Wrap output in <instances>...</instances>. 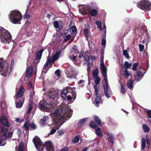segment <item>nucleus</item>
Returning a JSON list of instances; mask_svg holds the SVG:
<instances>
[{
  "instance_id": "nucleus-1",
  "label": "nucleus",
  "mask_w": 151,
  "mask_h": 151,
  "mask_svg": "<svg viewBox=\"0 0 151 151\" xmlns=\"http://www.w3.org/2000/svg\"><path fill=\"white\" fill-rule=\"evenodd\" d=\"M64 109H59L56 110L52 114H50L53 120V122L55 123L57 128L60 127L65 122L68 120L72 116V111L68 108L63 111Z\"/></svg>"
},
{
  "instance_id": "nucleus-2",
  "label": "nucleus",
  "mask_w": 151,
  "mask_h": 151,
  "mask_svg": "<svg viewBox=\"0 0 151 151\" xmlns=\"http://www.w3.org/2000/svg\"><path fill=\"white\" fill-rule=\"evenodd\" d=\"M12 40V36L9 32L4 28L0 27V40L2 43L9 44Z\"/></svg>"
},
{
  "instance_id": "nucleus-3",
  "label": "nucleus",
  "mask_w": 151,
  "mask_h": 151,
  "mask_svg": "<svg viewBox=\"0 0 151 151\" xmlns=\"http://www.w3.org/2000/svg\"><path fill=\"white\" fill-rule=\"evenodd\" d=\"M101 73L104 78V79L102 81V83L104 88V94L107 98H109L111 97V95L112 94V92L108 86L106 71H101Z\"/></svg>"
},
{
  "instance_id": "nucleus-4",
  "label": "nucleus",
  "mask_w": 151,
  "mask_h": 151,
  "mask_svg": "<svg viewBox=\"0 0 151 151\" xmlns=\"http://www.w3.org/2000/svg\"><path fill=\"white\" fill-rule=\"evenodd\" d=\"M96 4L94 3H92L90 4H81L79 6V10L80 12L83 15L88 14L91 10L92 9H97Z\"/></svg>"
},
{
  "instance_id": "nucleus-5",
  "label": "nucleus",
  "mask_w": 151,
  "mask_h": 151,
  "mask_svg": "<svg viewBox=\"0 0 151 151\" xmlns=\"http://www.w3.org/2000/svg\"><path fill=\"white\" fill-rule=\"evenodd\" d=\"M10 21L15 24H20L22 17L20 13L17 10L11 11L9 15Z\"/></svg>"
},
{
  "instance_id": "nucleus-6",
  "label": "nucleus",
  "mask_w": 151,
  "mask_h": 151,
  "mask_svg": "<svg viewBox=\"0 0 151 151\" xmlns=\"http://www.w3.org/2000/svg\"><path fill=\"white\" fill-rule=\"evenodd\" d=\"M61 52L60 50L57 51L56 53L51 58L49 55L48 56L47 61L43 67V72L45 73H46V72L45 71H44V70L46 69L47 67L50 64H52L58 59L61 53Z\"/></svg>"
},
{
  "instance_id": "nucleus-7",
  "label": "nucleus",
  "mask_w": 151,
  "mask_h": 151,
  "mask_svg": "<svg viewBox=\"0 0 151 151\" xmlns=\"http://www.w3.org/2000/svg\"><path fill=\"white\" fill-rule=\"evenodd\" d=\"M137 6L145 11H148L151 9V4L147 0H142L139 1L137 3Z\"/></svg>"
},
{
  "instance_id": "nucleus-8",
  "label": "nucleus",
  "mask_w": 151,
  "mask_h": 151,
  "mask_svg": "<svg viewBox=\"0 0 151 151\" xmlns=\"http://www.w3.org/2000/svg\"><path fill=\"white\" fill-rule=\"evenodd\" d=\"M5 65L4 61L2 60H0V73L1 75L6 77L8 75L9 67Z\"/></svg>"
},
{
  "instance_id": "nucleus-9",
  "label": "nucleus",
  "mask_w": 151,
  "mask_h": 151,
  "mask_svg": "<svg viewBox=\"0 0 151 151\" xmlns=\"http://www.w3.org/2000/svg\"><path fill=\"white\" fill-rule=\"evenodd\" d=\"M39 105L40 109L42 111L50 112L52 110V105L50 103L45 102L41 103L40 102Z\"/></svg>"
},
{
  "instance_id": "nucleus-10",
  "label": "nucleus",
  "mask_w": 151,
  "mask_h": 151,
  "mask_svg": "<svg viewBox=\"0 0 151 151\" xmlns=\"http://www.w3.org/2000/svg\"><path fill=\"white\" fill-rule=\"evenodd\" d=\"M35 146L37 150L39 151H42L43 150V147L41 145L42 142L39 138L37 137H35L33 140Z\"/></svg>"
},
{
  "instance_id": "nucleus-11",
  "label": "nucleus",
  "mask_w": 151,
  "mask_h": 151,
  "mask_svg": "<svg viewBox=\"0 0 151 151\" xmlns=\"http://www.w3.org/2000/svg\"><path fill=\"white\" fill-rule=\"evenodd\" d=\"M70 93L71 94L68 95L67 96V100L70 103H72L75 100L76 95L74 89L71 91Z\"/></svg>"
},
{
  "instance_id": "nucleus-12",
  "label": "nucleus",
  "mask_w": 151,
  "mask_h": 151,
  "mask_svg": "<svg viewBox=\"0 0 151 151\" xmlns=\"http://www.w3.org/2000/svg\"><path fill=\"white\" fill-rule=\"evenodd\" d=\"M66 72L67 76L68 78H76V76L77 75L76 71L73 70L71 69L70 71L69 68H68Z\"/></svg>"
},
{
  "instance_id": "nucleus-13",
  "label": "nucleus",
  "mask_w": 151,
  "mask_h": 151,
  "mask_svg": "<svg viewBox=\"0 0 151 151\" xmlns=\"http://www.w3.org/2000/svg\"><path fill=\"white\" fill-rule=\"evenodd\" d=\"M0 136L3 140H6L7 138V131L4 126H1L0 128Z\"/></svg>"
},
{
  "instance_id": "nucleus-14",
  "label": "nucleus",
  "mask_w": 151,
  "mask_h": 151,
  "mask_svg": "<svg viewBox=\"0 0 151 151\" xmlns=\"http://www.w3.org/2000/svg\"><path fill=\"white\" fill-rule=\"evenodd\" d=\"M73 89V88L69 87L67 89L62 90L61 93V96L62 99H65L67 94L69 93H70L71 91Z\"/></svg>"
},
{
  "instance_id": "nucleus-15",
  "label": "nucleus",
  "mask_w": 151,
  "mask_h": 151,
  "mask_svg": "<svg viewBox=\"0 0 151 151\" xmlns=\"http://www.w3.org/2000/svg\"><path fill=\"white\" fill-rule=\"evenodd\" d=\"M143 76L141 71H138L135 73L134 76V81L138 82L140 81Z\"/></svg>"
},
{
  "instance_id": "nucleus-16",
  "label": "nucleus",
  "mask_w": 151,
  "mask_h": 151,
  "mask_svg": "<svg viewBox=\"0 0 151 151\" xmlns=\"http://www.w3.org/2000/svg\"><path fill=\"white\" fill-rule=\"evenodd\" d=\"M45 145L47 147V148L46 149L47 150V151H54V148L52 145V142L50 141H48L46 142Z\"/></svg>"
},
{
  "instance_id": "nucleus-17",
  "label": "nucleus",
  "mask_w": 151,
  "mask_h": 151,
  "mask_svg": "<svg viewBox=\"0 0 151 151\" xmlns=\"http://www.w3.org/2000/svg\"><path fill=\"white\" fill-rule=\"evenodd\" d=\"M24 91V88L22 86L20 87L19 91H17L16 93V98H18L21 97L23 94Z\"/></svg>"
},
{
  "instance_id": "nucleus-18",
  "label": "nucleus",
  "mask_w": 151,
  "mask_h": 151,
  "mask_svg": "<svg viewBox=\"0 0 151 151\" xmlns=\"http://www.w3.org/2000/svg\"><path fill=\"white\" fill-rule=\"evenodd\" d=\"M58 92L57 91H49L48 92V96L49 97L54 99L58 95Z\"/></svg>"
},
{
  "instance_id": "nucleus-19",
  "label": "nucleus",
  "mask_w": 151,
  "mask_h": 151,
  "mask_svg": "<svg viewBox=\"0 0 151 151\" xmlns=\"http://www.w3.org/2000/svg\"><path fill=\"white\" fill-rule=\"evenodd\" d=\"M48 119V116H44L43 118L40 120V124L43 126H45L47 124V121Z\"/></svg>"
},
{
  "instance_id": "nucleus-20",
  "label": "nucleus",
  "mask_w": 151,
  "mask_h": 151,
  "mask_svg": "<svg viewBox=\"0 0 151 151\" xmlns=\"http://www.w3.org/2000/svg\"><path fill=\"white\" fill-rule=\"evenodd\" d=\"M100 68L101 71H107V68L104 62V58L102 57L101 60Z\"/></svg>"
},
{
  "instance_id": "nucleus-21",
  "label": "nucleus",
  "mask_w": 151,
  "mask_h": 151,
  "mask_svg": "<svg viewBox=\"0 0 151 151\" xmlns=\"http://www.w3.org/2000/svg\"><path fill=\"white\" fill-rule=\"evenodd\" d=\"M33 71V68L32 66H30L28 67L27 69L26 76V77L28 78L30 77L32 74Z\"/></svg>"
},
{
  "instance_id": "nucleus-22",
  "label": "nucleus",
  "mask_w": 151,
  "mask_h": 151,
  "mask_svg": "<svg viewBox=\"0 0 151 151\" xmlns=\"http://www.w3.org/2000/svg\"><path fill=\"white\" fill-rule=\"evenodd\" d=\"M107 140L112 143H113L114 137L111 133H108L107 134Z\"/></svg>"
},
{
  "instance_id": "nucleus-23",
  "label": "nucleus",
  "mask_w": 151,
  "mask_h": 151,
  "mask_svg": "<svg viewBox=\"0 0 151 151\" xmlns=\"http://www.w3.org/2000/svg\"><path fill=\"white\" fill-rule=\"evenodd\" d=\"M0 122L2 124L6 126H9V124L8 121L4 116H1Z\"/></svg>"
},
{
  "instance_id": "nucleus-24",
  "label": "nucleus",
  "mask_w": 151,
  "mask_h": 151,
  "mask_svg": "<svg viewBox=\"0 0 151 151\" xmlns=\"http://www.w3.org/2000/svg\"><path fill=\"white\" fill-rule=\"evenodd\" d=\"M95 105L98 106L99 104H102V101L101 99V97L100 96H97L95 98Z\"/></svg>"
},
{
  "instance_id": "nucleus-25",
  "label": "nucleus",
  "mask_w": 151,
  "mask_h": 151,
  "mask_svg": "<svg viewBox=\"0 0 151 151\" xmlns=\"http://www.w3.org/2000/svg\"><path fill=\"white\" fill-rule=\"evenodd\" d=\"M131 73L130 72H128L127 70H125L123 71V76L125 79H127L129 76H130Z\"/></svg>"
},
{
  "instance_id": "nucleus-26",
  "label": "nucleus",
  "mask_w": 151,
  "mask_h": 151,
  "mask_svg": "<svg viewBox=\"0 0 151 151\" xmlns=\"http://www.w3.org/2000/svg\"><path fill=\"white\" fill-rule=\"evenodd\" d=\"M94 129L96 130V133L98 136L101 137L103 136L101 130L99 127H96Z\"/></svg>"
},
{
  "instance_id": "nucleus-27",
  "label": "nucleus",
  "mask_w": 151,
  "mask_h": 151,
  "mask_svg": "<svg viewBox=\"0 0 151 151\" xmlns=\"http://www.w3.org/2000/svg\"><path fill=\"white\" fill-rule=\"evenodd\" d=\"M93 119L95 121L98 126H101L102 125V122L98 116H94Z\"/></svg>"
},
{
  "instance_id": "nucleus-28",
  "label": "nucleus",
  "mask_w": 151,
  "mask_h": 151,
  "mask_svg": "<svg viewBox=\"0 0 151 151\" xmlns=\"http://www.w3.org/2000/svg\"><path fill=\"white\" fill-rule=\"evenodd\" d=\"M43 50H40L36 53V58L37 60H40L41 59Z\"/></svg>"
},
{
  "instance_id": "nucleus-29",
  "label": "nucleus",
  "mask_w": 151,
  "mask_h": 151,
  "mask_svg": "<svg viewBox=\"0 0 151 151\" xmlns=\"http://www.w3.org/2000/svg\"><path fill=\"white\" fill-rule=\"evenodd\" d=\"M132 63H129L128 62H125L124 65V68L125 70H127L128 68L130 69L132 68Z\"/></svg>"
},
{
  "instance_id": "nucleus-30",
  "label": "nucleus",
  "mask_w": 151,
  "mask_h": 151,
  "mask_svg": "<svg viewBox=\"0 0 151 151\" xmlns=\"http://www.w3.org/2000/svg\"><path fill=\"white\" fill-rule=\"evenodd\" d=\"M24 99H23L22 101H19L18 102H16V108H19L22 106L24 102Z\"/></svg>"
},
{
  "instance_id": "nucleus-31",
  "label": "nucleus",
  "mask_w": 151,
  "mask_h": 151,
  "mask_svg": "<svg viewBox=\"0 0 151 151\" xmlns=\"http://www.w3.org/2000/svg\"><path fill=\"white\" fill-rule=\"evenodd\" d=\"M133 82L131 79L129 80L127 83V85L128 88L130 89H132L133 88Z\"/></svg>"
},
{
  "instance_id": "nucleus-32",
  "label": "nucleus",
  "mask_w": 151,
  "mask_h": 151,
  "mask_svg": "<svg viewBox=\"0 0 151 151\" xmlns=\"http://www.w3.org/2000/svg\"><path fill=\"white\" fill-rule=\"evenodd\" d=\"M84 34L86 37V39H88V37L89 35V31L88 30V27L87 26H86L84 29Z\"/></svg>"
},
{
  "instance_id": "nucleus-33",
  "label": "nucleus",
  "mask_w": 151,
  "mask_h": 151,
  "mask_svg": "<svg viewBox=\"0 0 151 151\" xmlns=\"http://www.w3.org/2000/svg\"><path fill=\"white\" fill-rule=\"evenodd\" d=\"M88 119V118H84L82 119H80L78 124V127H80L81 126L84 122L86 121Z\"/></svg>"
},
{
  "instance_id": "nucleus-34",
  "label": "nucleus",
  "mask_w": 151,
  "mask_h": 151,
  "mask_svg": "<svg viewBox=\"0 0 151 151\" xmlns=\"http://www.w3.org/2000/svg\"><path fill=\"white\" fill-rule=\"evenodd\" d=\"M70 32L72 34H75L77 32V29L76 26H72L70 29Z\"/></svg>"
},
{
  "instance_id": "nucleus-35",
  "label": "nucleus",
  "mask_w": 151,
  "mask_h": 151,
  "mask_svg": "<svg viewBox=\"0 0 151 151\" xmlns=\"http://www.w3.org/2000/svg\"><path fill=\"white\" fill-rule=\"evenodd\" d=\"M6 106V104L4 99L1 101L0 103V107L3 109H4Z\"/></svg>"
},
{
  "instance_id": "nucleus-36",
  "label": "nucleus",
  "mask_w": 151,
  "mask_h": 151,
  "mask_svg": "<svg viewBox=\"0 0 151 151\" xmlns=\"http://www.w3.org/2000/svg\"><path fill=\"white\" fill-rule=\"evenodd\" d=\"M69 58L73 62L75 65H78L77 64V63L76 62L77 59L76 57V56L74 55L70 56H69Z\"/></svg>"
},
{
  "instance_id": "nucleus-37",
  "label": "nucleus",
  "mask_w": 151,
  "mask_h": 151,
  "mask_svg": "<svg viewBox=\"0 0 151 151\" xmlns=\"http://www.w3.org/2000/svg\"><path fill=\"white\" fill-rule=\"evenodd\" d=\"M96 23L97 26V27L100 31H101L103 29L101 26V22L100 21L97 20L96 21Z\"/></svg>"
},
{
  "instance_id": "nucleus-38",
  "label": "nucleus",
  "mask_w": 151,
  "mask_h": 151,
  "mask_svg": "<svg viewBox=\"0 0 151 151\" xmlns=\"http://www.w3.org/2000/svg\"><path fill=\"white\" fill-rule=\"evenodd\" d=\"M96 9H94L90 10V14L92 16H95L97 13V11Z\"/></svg>"
},
{
  "instance_id": "nucleus-39",
  "label": "nucleus",
  "mask_w": 151,
  "mask_h": 151,
  "mask_svg": "<svg viewBox=\"0 0 151 151\" xmlns=\"http://www.w3.org/2000/svg\"><path fill=\"white\" fill-rule=\"evenodd\" d=\"M142 128L145 132H147L150 131V128L147 124H143L142 125Z\"/></svg>"
},
{
  "instance_id": "nucleus-40",
  "label": "nucleus",
  "mask_w": 151,
  "mask_h": 151,
  "mask_svg": "<svg viewBox=\"0 0 151 151\" xmlns=\"http://www.w3.org/2000/svg\"><path fill=\"white\" fill-rule=\"evenodd\" d=\"M99 71L98 69H96L93 71V77H98L97 76L99 74Z\"/></svg>"
},
{
  "instance_id": "nucleus-41",
  "label": "nucleus",
  "mask_w": 151,
  "mask_h": 151,
  "mask_svg": "<svg viewBox=\"0 0 151 151\" xmlns=\"http://www.w3.org/2000/svg\"><path fill=\"white\" fill-rule=\"evenodd\" d=\"M53 124L55 125V127L56 128V129H52L50 133H49V135L50 134H54L56 131V129H58L60 127H59L57 128V127H58V126H56V124H55V123H54V122H53Z\"/></svg>"
},
{
  "instance_id": "nucleus-42",
  "label": "nucleus",
  "mask_w": 151,
  "mask_h": 151,
  "mask_svg": "<svg viewBox=\"0 0 151 151\" xmlns=\"http://www.w3.org/2000/svg\"><path fill=\"white\" fill-rule=\"evenodd\" d=\"M29 123L28 121H26L24 124V127L27 130H28L29 129Z\"/></svg>"
},
{
  "instance_id": "nucleus-43",
  "label": "nucleus",
  "mask_w": 151,
  "mask_h": 151,
  "mask_svg": "<svg viewBox=\"0 0 151 151\" xmlns=\"http://www.w3.org/2000/svg\"><path fill=\"white\" fill-rule=\"evenodd\" d=\"M89 124L91 127L94 129L96 128V127H98L93 122H89Z\"/></svg>"
},
{
  "instance_id": "nucleus-44",
  "label": "nucleus",
  "mask_w": 151,
  "mask_h": 151,
  "mask_svg": "<svg viewBox=\"0 0 151 151\" xmlns=\"http://www.w3.org/2000/svg\"><path fill=\"white\" fill-rule=\"evenodd\" d=\"M24 148V146L22 142H20L19 147V151H23Z\"/></svg>"
},
{
  "instance_id": "nucleus-45",
  "label": "nucleus",
  "mask_w": 151,
  "mask_h": 151,
  "mask_svg": "<svg viewBox=\"0 0 151 151\" xmlns=\"http://www.w3.org/2000/svg\"><path fill=\"white\" fill-rule=\"evenodd\" d=\"M79 138L78 136H76L72 140V142L74 143H77L79 141Z\"/></svg>"
},
{
  "instance_id": "nucleus-46",
  "label": "nucleus",
  "mask_w": 151,
  "mask_h": 151,
  "mask_svg": "<svg viewBox=\"0 0 151 151\" xmlns=\"http://www.w3.org/2000/svg\"><path fill=\"white\" fill-rule=\"evenodd\" d=\"M123 55L127 58H129V55L127 51L126 50H124L123 51Z\"/></svg>"
},
{
  "instance_id": "nucleus-47",
  "label": "nucleus",
  "mask_w": 151,
  "mask_h": 151,
  "mask_svg": "<svg viewBox=\"0 0 151 151\" xmlns=\"http://www.w3.org/2000/svg\"><path fill=\"white\" fill-rule=\"evenodd\" d=\"M95 78V83L96 84H98L99 83L100 78L99 77H96L94 78Z\"/></svg>"
},
{
  "instance_id": "nucleus-48",
  "label": "nucleus",
  "mask_w": 151,
  "mask_h": 151,
  "mask_svg": "<svg viewBox=\"0 0 151 151\" xmlns=\"http://www.w3.org/2000/svg\"><path fill=\"white\" fill-rule=\"evenodd\" d=\"M94 88L95 90V93L96 96H97L98 94V87L97 85H95L94 86Z\"/></svg>"
},
{
  "instance_id": "nucleus-49",
  "label": "nucleus",
  "mask_w": 151,
  "mask_h": 151,
  "mask_svg": "<svg viewBox=\"0 0 151 151\" xmlns=\"http://www.w3.org/2000/svg\"><path fill=\"white\" fill-rule=\"evenodd\" d=\"M32 108V105L31 104H30L29 105L28 110L27 113H30Z\"/></svg>"
},
{
  "instance_id": "nucleus-50",
  "label": "nucleus",
  "mask_w": 151,
  "mask_h": 151,
  "mask_svg": "<svg viewBox=\"0 0 151 151\" xmlns=\"http://www.w3.org/2000/svg\"><path fill=\"white\" fill-rule=\"evenodd\" d=\"M121 91L123 94H124V92L125 91V86L123 84H122L121 86Z\"/></svg>"
},
{
  "instance_id": "nucleus-51",
  "label": "nucleus",
  "mask_w": 151,
  "mask_h": 151,
  "mask_svg": "<svg viewBox=\"0 0 151 151\" xmlns=\"http://www.w3.org/2000/svg\"><path fill=\"white\" fill-rule=\"evenodd\" d=\"M145 111L147 112L148 117L150 118H151V110H149L147 109H145Z\"/></svg>"
},
{
  "instance_id": "nucleus-52",
  "label": "nucleus",
  "mask_w": 151,
  "mask_h": 151,
  "mask_svg": "<svg viewBox=\"0 0 151 151\" xmlns=\"http://www.w3.org/2000/svg\"><path fill=\"white\" fill-rule=\"evenodd\" d=\"M139 47L140 51V52L142 51L144 49V45L142 44H140L139 45Z\"/></svg>"
},
{
  "instance_id": "nucleus-53",
  "label": "nucleus",
  "mask_w": 151,
  "mask_h": 151,
  "mask_svg": "<svg viewBox=\"0 0 151 151\" xmlns=\"http://www.w3.org/2000/svg\"><path fill=\"white\" fill-rule=\"evenodd\" d=\"M60 70L59 69H58L55 72V74L58 76L59 77L60 76Z\"/></svg>"
},
{
  "instance_id": "nucleus-54",
  "label": "nucleus",
  "mask_w": 151,
  "mask_h": 151,
  "mask_svg": "<svg viewBox=\"0 0 151 151\" xmlns=\"http://www.w3.org/2000/svg\"><path fill=\"white\" fill-rule=\"evenodd\" d=\"M30 17V16L29 13L26 12L24 16V18L25 19L29 18Z\"/></svg>"
},
{
  "instance_id": "nucleus-55",
  "label": "nucleus",
  "mask_w": 151,
  "mask_h": 151,
  "mask_svg": "<svg viewBox=\"0 0 151 151\" xmlns=\"http://www.w3.org/2000/svg\"><path fill=\"white\" fill-rule=\"evenodd\" d=\"M71 37V36L70 35H67L66 36V37L64 38V41H67L68 40H69Z\"/></svg>"
},
{
  "instance_id": "nucleus-56",
  "label": "nucleus",
  "mask_w": 151,
  "mask_h": 151,
  "mask_svg": "<svg viewBox=\"0 0 151 151\" xmlns=\"http://www.w3.org/2000/svg\"><path fill=\"white\" fill-rule=\"evenodd\" d=\"M54 27L55 28H58L59 26V24L58 22L57 21H55L54 22Z\"/></svg>"
},
{
  "instance_id": "nucleus-57",
  "label": "nucleus",
  "mask_w": 151,
  "mask_h": 151,
  "mask_svg": "<svg viewBox=\"0 0 151 151\" xmlns=\"http://www.w3.org/2000/svg\"><path fill=\"white\" fill-rule=\"evenodd\" d=\"M138 64L137 63H135L133 65V67L132 69L134 70H135L137 69V66Z\"/></svg>"
},
{
  "instance_id": "nucleus-58",
  "label": "nucleus",
  "mask_w": 151,
  "mask_h": 151,
  "mask_svg": "<svg viewBox=\"0 0 151 151\" xmlns=\"http://www.w3.org/2000/svg\"><path fill=\"white\" fill-rule=\"evenodd\" d=\"M91 65V64L89 63H88L87 64L88 68H87V70L88 73L89 72V71H90V70Z\"/></svg>"
},
{
  "instance_id": "nucleus-59",
  "label": "nucleus",
  "mask_w": 151,
  "mask_h": 151,
  "mask_svg": "<svg viewBox=\"0 0 151 151\" xmlns=\"http://www.w3.org/2000/svg\"><path fill=\"white\" fill-rule=\"evenodd\" d=\"M84 58L86 61H88L89 60L90 58L88 55H86L84 57Z\"/></svg>"
},
{
  "instance_id": "nucleus-60",
  "label": "nucleus",
  "mask_w": 151,
  "mask_h": 151,
  "mask_svg": "<svg viewBox=\"0 0 151 151\" xmlns=\"http://www.w3.org/2000/svg\"><path fill=\"white\" fill-rule=\"evenodd\" d=\"M106 44V41L105 39L103 38L102 42H101V44L103 46H104Z\"/></svg>"
},
{
  "instance_id": "nucleus-61",
  "label": "nucleus",
  "mask_w": 151,
  "mask_h": 151,
  "mask_svg": "<svg viewBox=\"0 0 151 151\" xmlns=\"http://www.w3.org/2000/svg\"><path fill=\"white\" fill-rule=\"evenodd\" d=\"M68 32V31L65 30L61 33V35L63 37H65L66 36V34Z\"/></svg>"
},
{
  "instance_id": "nucleus-62",
  "label": "nucleus",
  "mask_w": 151,
  "mask_h": 151,
  "mask_svg": "<svg viewBox=\"0 0 151 151\" xmlns=\"http://www.w3.org/2000/svg\"><path fill=\"white\" fill-rule=\"evenodd\" d=\"M30 127L33 129H35L36 128L35 125L34 123H32L30 125Z\"/></svg>"
},
{
  "instance_id": "nucleus-63",
  "label": "nucleus",
  "mask_w": 151,
  "mask_h": 151,
  "mask_svg": "<svg viewBox=\"0 0 151 151\" xmlns=\"http://www.w3.org/2000/svg\"><path fill=\"white\" fill-rule=\"evenodd\" d=\"M14 61L13 60H12L11 61V64L10 65V69H12L14 66Z\"/></svg>"
},
{
  "instance_id": "nucleus-64",
  "label": "nucleus",
  "mask_w": 151,
  "mask_h": 151,
  "mask_svg": "<svg viewBox=\"0 0 151 151\" xmlns=\"http://www.w3.org/2000/svg\"><path fill=\"white\" fill-rule=\"evenodd\" d=\"M60 151H68V148L66 147H65Z\"/></svg>"
}]
</instances>
